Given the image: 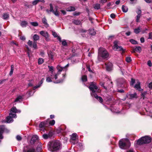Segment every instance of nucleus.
<instances>
[{"label":"nucleus","instance_id":"1","mask_svg":"<svg viewBox=\"0 0 152 152\" xmlns=\"http://www.w3.org/2000/svg\"><path fill=\"white\" fill-rule=\"evenodd\" d=\"M89 88L91 91V96L92 97H94L100 102H102L103 101L102 98L97 95V93L99 92V89L98 88L96 83H91L89 86Z\"/></svg>","mask_w":152,"mask_h":152},{"label":"nucleus","instance_id":"2","mask_svg":"<svg viewBox=\"0 0 152 152\" xmlns=\"http://www.w3.org/2000/svg\"><path fill=\"white\" fill-rule=\"evenodd\" d=\"M49 151L52 152H58L61 149V145L58 141H53L49 142L48 144Z\"/></svg>","mask_w":152,"mask_h":152},{"label":"nucleus","instance_id":"3","mask_svg":"<svg viewBox=\"0 0 152 152\" xmlns=\"http://www.w3.org/2000/svg\"><path fill=\"white\" fill-rule=\"evenodd\" d=\"M21 111L20 110H17L15 107H12L10 111L9 116L6 118V122L7 123H10L13 122L12 118H16L17 115L15 114L16 113H20Z\"/></svg>","mask_w":152,"mask_h":152},{"label":"nucleus","instance_id":"4","mask_svg":"<svg viewBox=\"0 0 152 152\" xmlns=\"http://www.w3.org/2000/svg\"><path fill=\"white\" fill-rule=\"evenodd\" d=\"M109 56V53L106 49L100 48L99 49L98 60L99 61H102V59H107Z\"/></svg>","mask_w":152,"mask_h":152},{"label":"nucleus","instance_id":"5","mask_svg":"<svg viewBox=\"0 0 152 152\" xmlns=\"http://www.w3.org/2000/svg\"><path fill=\"white\" fill-rule=\"evenodd\" d=\"M69 66V64H67L66 66L64 67H62L59 65H58L56 67L58 72L57 73L55 74L54 77H52V79L55 78V80L57 78V76L60 74L61 72L62 71L66 72L67 70V67Z\"/></svg>","mask_w":152,"mask_h":152},{"label":"nucleus","instance_id":"6","mask_svg":"<svg viewBox=\"0 0 152 152\" xmlns=\"http://www.w3.org/2000/svg\"><path fill=\"white\" fill-rule=\"evenodd\" d=\"M151 138L148 136L142 137L137 141V143L139 145L148 143L151 142Z\"/></svg>","mask_w":152,"mask_h":152},{"label":"nucleus","instance_id":"7","mask_svg":"<svg viewBox=\"0 0 152 152\" xmlns=\"http://www.w3.org/2000/svg\"><path fill=\"white\" fill-rule=\"evenodd\" d=\"M78 141V136L77 134L73 133L71 135L70 142L73 144L77 143Z\"/></svg>","mask_w":152,"mask_h":152},{"label":"nucleus","instance_id":"8","mask_svg":"<svg viewBox=\"0 0 152 152\" xmlns=\"http://www.w3.org/2000/svg\"><path fill=\"white\" fill-rule=\"evenodd\" d=\"M129 141L127 139H123L119 141V146L120 148L122 149H125L126 147V143Z\"/></svg>","mask_w":152,"mask_h":152},{"label":"nucleus","instance_id":"9","mask_svg":"<svg viewBox=\"0 0 152 152\" xmlns=\"http://www.w3.org/2000/svg\"><path fill=\"white\" fill-rule=\"evenodd\" d=\"M118 42L115 41L114 42L113 49L115 50L118 51H122V53H124L125 50L121 46H119L118 45Z\"/></svg>","mask_w":152,"mask_h":152},{"label":"nucleus","instance_id":"10","mask_svg":"<svg viewBox=\"0 0 152 152\" xmlns=\"http://www.w3.org/2000/svg\"><path fill=\"white\" fill-rule=\"evenodd\" d=\"M23 152H36L35 149L31 145L24 147L23 149Z\"/></svg>","mask_w":152,"mask_h":152},{"label":"nucleus","instance_id":"11","mask_svg":"<svg viewBox=\"0 0 152 152\" xmlns=\"http://www.w3.org/2000/svg\"><path fill=\"white\" fill-rule=\"evenodd\" d=\"M50 10L51 12H52L56 16H59V12L58 11V7L57 6H56L55 8V11L53 10V7L52 4H50Z\"/></svg>","mask_w":152,"mask_h":152},{"label":"nucleus","instance_id":"12","mask_svg":"<svg viewBox=\"0 0 152 152\" xmlns=\"http://www.w3.org/2000/svg\"><path fill=\"white\" fill-rule=\"evenodd\" d=\"M48 121H46L41 122L39 125V127L40 129L41 130H42L44 132L45 129V127L48 126Z\"/></svg>","mask_w":152,"mask_h":152},{"label":"nucleus","instance_id":"13","mask_svg":"<svg viewBox=\"0 0 152 152\" xmlns=\"http://www.w3.org/2000/svg\"><path fill=\"white\" fill-rule=\"evenodd\" d=\"M38 137L37 135H34L31 138L30 143L31 144H34L36 142L38 139Z\"/></svg>","mask_w":152,"mask_h":152},{"label":"nucleus","instance_id":"14","mask_svg":"<svg viewBox=\"0 0 152 152\" xmlns=\"http://www.w3.org/2000/svg\"><path fill=\"white\" fill-rule=\"evenodd\" d=\"M117 85L118 86L122 87V85L125 83V80L123 78H120L117 80Z\"/></svg>","mask_w":152,"mask_h":152},{"label":"nucleus","instance_id":"15","mask_svg":"<svg viewBox=\"0 0 152 152\" xmlns=\"http://www.w3.org/2000/svg\"><path fill=\"white\" fill-rule=\"evenodd\" d=\"M106 66V70L107 71H110L112 70L113 67V64L110 62H109L107 64H105Z\"/></svg>","mask_w":152,"mask_h":152},{"label":"nucleus","instance_id":"16","mask_svg":"<svg viewBox=\"0 0 152 152\" xmlns=\"http://www.w3.org/2000/svg\"><path fill=\"white\" fill-rule=\"evenodd\" d=\"M39 34L42 36L47 39L49 37V34L47 32L45 31H42L39 32Z\"/></svg>","mask_w":152,"mask_h":152},{"label":"nucleus","instance_id":"17","mask_svg":"<svg viewBox=\"0 0 152 152\" xmlns=\"http://www.w3.org/2000/svg\"><path fill=\"white\" fill-rule=\"evenodd\" d=\"M53 135V133L52 132H50L48 134H44L43 135V137L45 139L48 138H50Z\"/></svg>","mask_w":152,"mask_h":152},{"label":"nucleus","instance_id":"18","mask_svg":"<svg viewBox=\"0 0 152 152\" xmlns=\"http://www.w3.org/2000/svg\"><path fill=\"white\" fill-rule=\"evenodd\" d=\"M5 129V127L2 126L0 127V139H2L3 137L2 134Z\"/></svg>","mask_w":152,"mask_h":152},{"label":"nucleus","instance_id":"19","mask_svg":"<svg viewBox=\"0 0 152 152\" xmlns=\"http://www.w3.org/2000/svg\"><path fill=\"white\" fill-rule=\"evenodd\" d=\"M42 22L46 28H48L49 27V25L48 23L47 20L45 17H44L42 19Z\"/></svg>","mask_w":152,"mask_h":152},{"label":"nucleus","instance_id":"20","mask_svg":"<svg viewBox=\"0 0 152 152\" xmlns=\"http://www.w3.org/2000/svg\"><path fill=\"white\" fill-rule=\"evenodd\" d=\"M49 71L51 72V74L50 76L52 77H54V74L53 73V67L52 66H48Z\"/></svg>","mask_w":152,"mask_h":152},{"label":"nucleus","instance_id":"21","mask_svg":"<svg viewBox=\"0 0 152 152\" xmlns=\"http://www.w3.org/2000/svg\"><path fill=\"white\" fill-rule=\"evenodd\" d=\"M136 81L137 82V83L134 86V88L140 91V83L138 80H136Z\"/></svg>","mask_w":152,"mask_h":152},{"label":"nucleus","instance_id":"22","mask_svg":"<svg viewBox=\"0 0 152 152\" xmlns=\"http://www.w3.org/2000/svg\"><path fill=\"white\" fill-rule=\"evenodd\" d=\"M44 80V78H42V80L39 82V83L36 86L34 87V89H35L36 88L39 87L41 86V85L43 83Z\"/></svg>","mask_w":152,"mask_h":152},{"label":"nucleus","instance_id":"23","mask_svg":"<svg viewBox=\"0 0 152 152\" xmlns=\"http://www.w3.org/2000/svg\"><path fill=\"white\" fill-rule=\"evenodd\" d=\"M142 49L141 47L140 46L136 47L134 49L133 52H138L140 53Z\"/></svg>","mask_w":152,"mask_h":152},{"label":"nucleus","instance_id":"24","mask_svg":"<svg viewBox=\"0 0 152 152\" xmlns=\"http://www.w3.org/2000/svg\"><path fill=\"white\" fill-rule=\"evenodd\" d=\"M137 94L134 93L133 94H130L128 96V97L130 99H132L134 98H136Z\"/></svg>","mask_w":152,"mask_h":152},{"label":"nucleus","instance_id":"25","mask_svg":"<svg viewBox=\"0 0 152 152\" xmlns=\"http://www.w3.org/2000/svg\"><path fill=\"white\" fill-rule=\"evenodd\" d=\"M51 77H51L50 76H50H49L48 77H47L46 78V81L47 82H52L53 81V80L54 79L55 80V78L52 79L51 78Z\"/></svg>","mask_w":152,"mask_h":152},{"label":"nucleus","instance_id":"26","mask_svg":"<svg viewBox=\"0 0 152 152\" xmlns=\"http://www.w3.org/2000/svg\"><path fill=\"white\" fill-rule=\"evenodd\" d=\"M142 28L140 27H139L137 28L134 29V32L136 34H138L141 30Z\"/></svg>","mask_w":152,"mask_h":152},{"label":"nucleus","instance_id":"27","mask_svg":"<svg viewBox=\"0 0 152 152\" xmlns=\"http://www.w3.org/2000/svg\"><path fill=\"white\" fill-rule=\"evenodd\" d=\"M22 99V96H17V98L15 100L14 102H20V100Z\"/></svg>","mask_w":152,"mask_h":152},{"label":"nucleus","instance_id":"28","mask_svg":"<svg viewBox=\"0 0 152 152\" xmlns=\"http://www.w3.org/2000/svg\"><path fill=\"white\" fill-rule=\"evenodd\" d=\"M122 10L123 12H127L128 10V8L127 7L123 5L122 6Z\"/></svg>","mask_w":152,"mask_h":152},{"label":"nucleus","instance_id":"29","mask_svg":"<svg viewBox=\"0 0 152 152\" xmlns=\"http://www.w3.org/2000/svg\"><path fill=\"white\" fill-rule=\"evenodd\" d=\"M81 80L83 82L87 81V76L86 75H83L81 77Z\"/></svg>","mask_w":152,"mask_h":152},{"label":"nucleus","instance_id":"30","mask_svg":"<svg viewBox=\"0 0 152 152\" xmlns=\"http://www.w3.org/2000/svg\"><path fill=\"white\" fill-rule=\"evenodd\" d=\"M89 32L90 34L92 35H94L96 33L94 29H90L89 30Z\"/></svg>","mask_w":152,"mask_h":152},{"label":"nucleus","instance_id":"31","mask_svg":"<svg viewBox=\"0 0 152 152\" xmlns=\"http://www.w3.org/2000/svg\"><path fill=\"white\" fill-rule=\"evenodd\" d=\"M33 39L34 41H35L39 40V37L38 35L37 34H34L33 37Z\"/></svg>","mask_w":152,"mask_h":152},{"label":"nucleus","instance_id":"32","mask_svg":"<svg viewBox=\"0 0 152 152\" xmlns=\"http://www.w3.org/2000/svg\"><path fill=\"white\" fill-rule=\"evenodd\" d=\"M75 9L73 7H70L67 8L66 10L67 11H72L75 10Z\"/></svg>","mask_w":152,"mask_h":152},{"label":"nucleus","instance_id":"33","mask_svg":"<svg viewBox=\"0 0 152 152\" xmlns=\"http://www.w3.org/2000/svg\"><path fill=\"white\" fill-rule=\"evenodd\" d=\"M73 23L76 25H79L80 24L81 22L80 20H73Z\"/></svg>","mask_w":152,"mask_h":152},{"label":"nucleus","instance_id":"34","mask_svg":"<svg viewBox=\"0 0 152 152\" xmlns=\"http://www.w3.org/2000/svg\"><path fill=\"white\" fill-rule=\"evenodd\" d=\"M27 24V22L26 21H23L21 23V26L22 27H26Z\"/></svg>","mask_w":152,"mask_h":152},{"label":"nucleus","instance_id":"35","mask_svg":"<svg viewBox=\"0 0 152 152\" xmlns=\"http://www.w3.org/2000/svg\"><path fill=\"white\" fill-rule=\"evenodd\" d=\"M94 8L96 10H99L100 8V4H96L94 5Z\"/></svg>","mask_w":152,"mask_h":152},{"label":"nucleus","instance_id":"36","mask_svg":"<svg viewBox=\"0 0 152 152\" xmlns=\"http://www.w3.org/2000/svg\"><path fill=\"white\" fill-rule=\"evenodd\" d=\"M48 56L50 59L52 60H53V53L52 52H50L48 54Z\"/></svg>","mask_w":152,"mask_h":152},{"label":"nucleus","instance_id":"37","mask_svg":"<svg viewBox=\"0 0 152 152\" xmlns=\"http://www.w3.org/2000/svg\"><path fill=\"white\" fill-rule=\"evenodd\" d=\"M3 17L4 19H7L9 17V15L7 13H4L3 15Z\"/></svg>","mask_w":152,"mask_h":152},{"label":"nucleus","instance_id":"38","mask_svg":"<svg viewBox=\"0 0 152 152\" xmlns=\"http://www.w3.org/2000/svg\"><path fill=\"white\" fill-rule=\"evenodd\" d=\"M44 62L43 59L41 58H39L38 59V63L39 64H42Z\"/></svg>","mask_w":152,"mask_h":152},{"label":"nucleus","instance_id":"39","mask_svg":"<svg viewBox=\"0 0 152 152\" xmlns=\"http://www.w3.org/2000/svg\"><path fill=\"white\" fill-rule=\"evenodd\" d=\"M30 23L34 26H37L38 25V24L37 22H31Z\"/></svg>","mask_w":152,"mask_h":152},{"label":"nucleus","instance_id":"40","mask_svg":"<svg viewBox=\"0 0 152 152\" xmlns=\"http://www.w3.org/2000/svg\"><path fill=\"white\" fill-rule=\"evenodd\" d=\"M48 123H49V124L51 125H52V126H53V125L55 124V121L54 120H52L50 121H48Z\"/></svg>","mask_w":152,"mask_h":152},{"label":"nucleus","instance_id":"41","mask_svg":"<svg viewBox=\"0 0 152 152\" xmlns=\"http://www.w3.org/2000/svg\"><path fill=\"white\" fill-rule=\"evenodd\" d=\"M14 70V65H12L11 66V71L10 73V74L11 75L13 73Z\"/></svg>","mask_w":152,"mask_h":152},{"label":"nucleus","instance_id":"42","mask_svg":"<svg viewBox=\"0 0 152 152\" xmlns=\"http://www.w3.org/2000/svg\"><path fill=\"white\" fill-rule=\"evenodd\" d=\"M129 41L132 44H133L136 45L137 44V42L135 40L133 39H130L129 40Z\"/></svg>","mask_w":152,"mask_h":152},{"label":"nucleus","instance_id":"43","mask_svg":"<svg viewBox=\"0 0 152 152\" xmlns=\"http://www.w3.org/2000/svg\"><path fill=\"white\" fill-rule=\"evenodd\" d=\"M32 46H33V48L35 49H36L37 48V42L36 41H34L33 42Z\"/></svg>","mask_w":152,"mask_h":152},{"label":"nucleus","instance_id":"44","mask_svg":"<svg viewBox=\"0 0 152 152\" xmlns=\"http://www.w3.org/2000/svg\"><path fill=\"white\" fill-rule=\"evenodd\" d=\"M62 42V44L63 45L66 46L67 45V43L66 42V41L65 40H63L62 41H61Z\"/></svg>","mask_w":152,"mask_h":152},{"label":"nucleus","instance_id":"45","mask_svg":"<svg viewBox=\"0 0 152 152\" xmlns=\"http://www.w3.org/2000/svg\"><path fill=\"white\" fill-rule=\"evenodd\" d=\"M141 17V15H137L136 16V21L137 22H139V19Z\"/></svg>","mask_w":152,"mask_h":152},{"label":"nucleus","instance_id":"46","mask_svg":"<svg viewBox=\"0 0 152 152\" xmlns=\"http://www.w3.org/2000/svg\"><path fill=\"white\" fill-rule=\"evenodd\" d=\"M100 84L101 86H102L103 87L104 89H107V87L105 86H104V82H101L100 83Z\"/></svg>","mask_w":152,"mask_h":152},{"label":"nucleus","instance_id":"47","mask_svg":"<svg viewBox=\"0 0 152 152\" xmlns=\"http://www.w3.org/2000/svg\"><path fill=\"white\" fill-rule=\"evenodd\" d=\"M126 61L127 62H130L131 61V59L130 57H127L126 58Z\"/></svg>","mask_w":152,"mask_h":152},{"label":"nucleus","instance_id":"48","mask_svg":"<svg viewBox=\"0 0 152 152\" xmlns=\"http://www.w3.org/2000/svg\"><path fill=\"white\" fill-rule=\"evenodd\" d=\"M28 45L30 47H32L33 45V43H32L31 41L29 40L28 42Z\"/></svg>","mask_w":152,"mask_h":152},{"label":"nucleus","instance_id":"49","mask_svg":"<svg viewBox=\"0 0 152 152\" xmlns=\"http://www.w3.org/2000/svg\"><path fill=\"white\" fill-rule=\"evenodd\" d=\"M147 94V92H144L142 93L141 95L142 97L143 98V99H144L145 98V95Z\"/></svg>","mask_w":152,"mask_h":152},{"label":"nucleus","instance_id":"50","mask_svg":"<svg viewBox=\"0 0 152 152\" xmlns=\"http://www.w3.org/2000/svg\"><path fill=\"white\" fill-rule=\"evenodd\" d=\"M135 80L133 78H132L131 83H130V85L132 86L134 84V83H135Z\"/></svg>","mask_w":152,"mask_h":152},{"label":"nucleus","instance_id":"51","mask_svg":"<svg viewBox=\"0 0 152 152\" xmlns=\"http://www.w3.org/2000/svg\"><path fill=\"white\" fill-rule=\"evenodd\" d=\"M16 138V139H17V140L18 141L21 140L22 139V138H21V137L19 135L17 136Z\"/></svg>","mask_w":152,"mask_h":152},{"label":"nucleus","instance_id":"52","mask_svg":"<svg viewBox=\"0 0 152 152\" xmlns=\"http://www.w3.org/2000/svg\"><path fill=\"white\" fill-rule=\"evenodd\" d=\"M38 2V0H35L33 1L32 4L33 5H35Z\"/></svg>","mask_w":152,"mask_h":152},{"label":"nucleus","instance_id":"53","mask_svg":"<svg viewBox=\"0 0 152 152\" xmlns=\"http://www.w3.org/2000/svg\"><path fill=\"white\" fill-rule=\"evenodd\" d=\"M52 34L54 37H57V34L56 32L53 31Z\"/></svg>","mask_w":152,"mask_h":152},{"label":"nucleus","instance_id":"54","mask_svg":"<svg viewBox=\"0 0 152 152\" xmlns=\"http://www.w3.org/2000/svg\"><path fill=\"white\" fill-rule=\"evenodd\" d=\"M147 64L149 66H152V64L151 61L150 60H149L147 62Z\"/></svg>","mask_w":152,"mask_h":152},{"label":"nucleus","instance_id":"55","mask_svg":"<svg viewBox=\"0 0 152 152\" xmlns=\"http://www.w3.org/2000/svg\"><path fill=\"white\" fill-rule=\"evenodd\" d=\"M80 12H75L73 13V15L74 16H77L80 15Z\"/></svg>","mask_w":152,"mask_h":152},{"label":"nucleus","instance_id":"56","mask_svg":"<svg viewBox=\"0 0 152 152\" xmlns=\"http://www.w3.org/2000/svg\"><path fill=\"white\" fill-rule=\"evenodd\" d=\"M136 12L137 15H141L142 12L141 10H140L139 9Z\"/></svg>","mask_w":152,"mask_h":152},{"label":"nucleus","instance_id":"57","mask_svg":"<svg viewBox=\"0 0 152 152\" xmlns=\"http://www.w3.org/2000/svg\"><path fill=\"white\" fill-rule=\"evenodd\" d=\"M148 39H152V32L149 33Z\"/></svg>","mask_w":152,"mask_h":152},{"label":"nucleus","instance_id":"58","mask_svg":"<svg viewBox=\"0 0 152 152\" xmlns=\"http://www.w3.org/2000/svg\"><path fill=\"white\" fill-rule=\"evenodd\" d=\"M32 81L31 80H29V82L28 83V86H32L33 84L31 82Z\"/></svg>","mask_w":152,"mask_h":152},{"label":"nucleus","instance_id":"59","mask_svg":"<svg viewBox=\"0 0 152 152\" xmlns=\"http://www.w3.org/2000/svg\"><path fill=\"white\" fill-rule=\"evenodd\" d=\"M146 111L147 112V115H148L150 116L151 117H152V113L150 112L148 113L147 111V110Z\"/></svg>","mask_w":152,"mask_h":152},{"label":"nucleus","instance_id":"60","mask_svg":"<svg viewBox=\"0 0 152 152\" xmlns=\"http://www.w3.org/2000/svg\"><path fill=\"white\" fill-rule=\"evenodd\" d=\"M106 80H107V83H111V87L112 86V82H111L110 80L106 78Z\"/></svg>","mask_w":152,"mask_h":152},{"label":"nucleus","instance_id":"61","mask_svg":"<svg viewBox=\"0 0 152 152\" xmlns=\"http://www.w3.org/2000/svg\"><path fill=\"white\" fill-rule=\"evenodd\" d=\"M110 16L111 18H114L115 17V15L114 14L112 13L110 15Z\"/></svg>","mask_w":152,"mask_h":152},{"label":"nucleus","instance_id":"62","mask_svg":"<svg viewBox=\"0 0 152 152\" xmlns=\"http://www.w3.org/2000/svg\"><path fill=\"white\" fill-rule=\"evenodd\" d=\"M63 81V80H57L56 81H54V82H53L55 83H61V82H62Z\"/></svg>","mask_w":152,"mask_h":152},{"label":"nucleus","instance_id":"63","mask_svg":"<svg viewBox=\"0 0 152 152\" xmlns=\"http://www.w3.org/2000/svg\"><path fill=\"white\" fill-rule=\"evenodd\" d=\"M148 30V29L147 28H145L144 30H143L142 31V33L144 34L145 33H147L146 31H147Z\"/></svg>","mask_w":152,"mask_h":152},{"label":"nucleus","instance_id":"64","mask_svg":"<svg viewBox=\"0 0 152 152\" xmlns=\"http://www.w3.org/2000/svg\"><path fill=\"white\" fill-rule=\"evenodd\" d=\"M148 87L150 88H152V82L150 83L148 85Z\"/></svg>","mask_w":152,"mask_h":152}]
</instances>
